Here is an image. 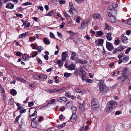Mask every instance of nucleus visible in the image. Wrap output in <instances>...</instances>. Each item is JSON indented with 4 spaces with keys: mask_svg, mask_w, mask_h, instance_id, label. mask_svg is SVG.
Masks as SVG:
<instances>
[{
    "mask_svg": "<svg viewBox=\"0 0 131 131\" xmlns=\"http://www.w3.org/2000/svg\"><path fill=\"white\" fill-rule=\"evenodd\" d=\"M10 93L13 96H14L16 95L17 92L15 89H12L10 91Z\"/></svg>",
    "mask_w": 131,
    "mask_h": 131,
    "instance_id": "26",
    "label": "nucleus"
},
{
    "mask_svg": "<svg viewBox=\"0 0 131 131\" xmlns=\"http://www.w3.org/2000/svg\"><path fill=\"white\" fill-rule=\"evenodd\" d=\"M71 56H76V54L75 53V52L72 51H71Z\"/></svg>",
    "mask_w": 131,
    "mask_h": 131,
    "instance_id": "61",
    "label": "nucleus"
},
{
    "mask_svg": "<svg viewBox=\"0 0 131 131\" xmlns=\"http://www.w3.org/2000/svg\"><path fill=\"white\" fill-rule=\"evenodd\" d=\"M71 110L72 111L73 113H75L77 111V108L74 106H72L71 107Z\"/></svg>",
    "mask_w": 131,
    "mask_h": 131,
    "instance_id": "27",
    "label": "nucleus"
},
{
    "mask_svg": "<svg viewBox=\"0 0 131 131\" xmlns=\"http://www.w3.org/2000/svg\"><path fill=\"white\" fill-rule=\"evenodd\" d=\"M79 108L82 111H84L86 109V107L84 101L82 104H80Z\"/></svg>",
    "mask_w": 131,
    "mask_h": 131,
    "instance_id": "11",
    "label": "nucleus"
},
{
    "mask_svg": "<svg viewBox=\"0 0 131 131\" xmlns=\"http://www.w3.org/2000/svg\"><path fill=\"white\" fill-rule=\"evenodd\" d=\"M117 105L116 102L114 101H110L108 102L107 104V105L109 106L113 109L115 108Z\"/></svg>",
    "mask_w": 131,
    "mask_h": 131,
    "instance_id": "3",
    "label": "nucleus"
},
{
    "mask_svg": "<svg viewBox=\"0 0 131 131\" xmlns=\"http://www.w3.org/2000/svg\"><path fill=\"white\" fill-rule=\"evenodd\" d=\"M127 75H122L121 77H118V79L119 80L120 79L121 81L123 82L125 80L127 79Z\"/></svg>",
    "mask_w": 131,
    "mask_h": 131,
    "instance_id": "10",
    "label": "nucleus"
},
{
    "mask_svg": "<svg viewBox=\"0 0 131 131\" xmlns=\"http://www.w3.org/2000/svg\"><path fill=\"white\" fill-rule=\"evenodd\" d=\"M126 48L125 46H124L122 45H121L119 46L117 48L113 51V53L115 54L117 52V51H122L124 49Z\"/></svg>",
    "mask_w": 131,
    "mask_h": 131,
    "instance_id": "4",
    "label": "nucleus"
},
{
    "mask_svg": "<svg viewBox=\"0 0 131 131\" xmlns=\"http://www.w3.org/2000/svg\"><path fill=\"white\" fill-rule=\"evenodd\" d=\"M1 96L2 99L4 100L6 99V95L5 93V91L4 88L1 87Z\"/></svg>",
    "mask_w": 131,
    "mask_h": 131,
    "instance_id": "6",
    "label": "nucleus"
},
{
    "mask_svg": "<svg viewBox=\"0 0 131 131\" xmlns=\"http://www.w3.org/2000/svg\"><path fill=\"white\" fill-rule=\"evenodd\" d=\"M113 109L111 107H110L109 106L107 105V106L106 107L105 111L106 112L109 113L112 112V111Z\"/></svg>",
    "mask_w": 131,
    "mask_h": 131,
    "instance_id": "20",
    "label": "nucleus"
},
{
    "mask_svg": "<svg viewBox=\"0 0 131 131\" xmlns=\"http://www.w3.org/2000/svg\"><path fill=\"white\" fill-rule=\"evenodd\" d=\"M39 77L40 79H46L47 77L46 75H39Z\"/></svg>",
    "mask_w": 131,
    "mask_h": 131,
    "instance_id": "28",
    "label": "nucleus"
},
{
    "mask_svg": "<svg viewBox=\"0 0 131 131\" xmlns=\"http://www.w3.org/2000/svg\"><path fill=\"white\" fill-rule=\"evenodd\" d=\"M115 9L112 6H110L107 10V12L109 13V14L112 16L113 13L115 11Z\"/></svg>",
    "mask_w": 131,
    "mask_h": 131,
    "instance_id": "9",
    "label": "nucleus"
},
{
    "mask_svg": "<svg viewBox=\"0 0 131 131\" xmlns=\"http://www.w3.org/2000/svg\"><path fill=\"white\" fill-rule=\"evenodd\" d=\"M99 85L100 91L101 92H103L104 91V88L105 87V85L103 84V82L102 81L99 82Z\"/></svg>",
    "mask_w": 131,
    "mask_h": 131,
    "instance_id": "7",
    "label": "nucleus"
},
{
    "mask_svg": "<svg viewBox=\"0 0 131 131\" xmlns=\"http://www.w3.org/2000/svg\"><path fill=\"white\" fill-rule=\"evenodd\" d=\"M80 63L83 64H85L87 63V62L86 60H84V61H83L81 60H80Z\"/></svg>",
    "mask_w": 131,
    "mask_h": 131,
    "instance_id": "45",
    "label": "nucleus"
},
{
    "mask_svg": "<svg viewBox=\"0 0 131 131\" xmlns=\"http://www.w3.org/2000/svg\"><path fill=\"white\" fill-rule=\"evenodd\" d=\"M119 40L118 38L117 39L114 41V43L116 45H119Z\"/></svg>",
    "mask_w": 131,
    "mask_h": 131,
    "instance_id": "38",
    "label": "nucleus"
},
{
    "mask_svg": "<svg viewBox=\"0 0 131 131\" xmlns=\"http://www.w3.org/2000/svg\"><path fill=\"white\" fill-rule=\"evenodd\" d=\"M64 15L66 18L67 19H69L70 18V17L69 16L68 14L66 12L64 13Z\"/></svg>",
    "mask_w": 131,
    "mask_h": 131,
    "instance_id": "42",
    "label": "nucleus"
},
{
    "mask_svg": "<svg viewBox=\"0 0 131 131\" xmlns=\"http://www.w3.org/2000/svg\"><path fill=\"white\" fill-rule=\"evenodd\" d=\"M83 90L81 89H75L74 91L75 92L78 93H82L83 92Z\"/></svg>",
    "mask_w": 131,
    "mask_h": 131,
    "instance_id": "31",
    "label": "nucleus"
},
{
    "mask_svg": "<svg viewBox=\"0 0 131 131\" xmlns=\"http://www.w3.org/2000/svg\"><path fill=\"white\" fill-rule=\"evenodd\" d=\"M85 0H75L76 2L78 3H81L82 2L84 1Z\"/></svg>",
    "mask_w": 131,
    "mask_h": 131,
    "instance_id": "52",
    "label": "nucleus"
},
{
    "mask_svg": "<svg viewBox=\"0 0 131 131\" xmlns=\"http://www.w3.org/2000/svg\"><path fill=\"white\" fill-rule=\"evenodd\" d=\"M54 11L55 10H53L50 11L47 14V15L49 16H52L54 14Z\"/></svg>",
    "mask_w": 131,
    "mask_h": 131,
    "instance_id": "32",
    "label": "nucleus"
},
{
    "mask_svg": "<svg viewBox=\"0 0 131 131\" xmlns=\"http://www.w3.org/2000/svg\"><path fill=\"white\" fill-rule=\"evenodd\" d=\"M16 79L19 81H25L22 78H18Z\"/></svg>",
    "mask_w": 131,
    "mask_h": 131,
    "instance_id": "58",
    "label": "nucleus"
},
{
    "mask_svg": "<svg viewBox=\"0 0 131 131\" xmlns=\"http://www.w3.org/2000/svg\"><path fill=\"white\" fill-rule=\"evenodd\" d=\"M124 56V54H121L118 56V57L119 58V59H120V58H122Z\"/></svg>",
    "mask_w": 131,
    "mask_h": 131,
    "instance_id": "60",
    "label": "nucleus"
},
{
    "mask_svg": "<svg viewBox=\"0 0 131 131\" xmlns=\"http://www.w3.org/2000/svg\"><path fill=\"white\" fill-rule=\"evenodd\" d=\"M31 46L32 47V49H37L36 48L35 45L34 44H31Z\"/></svg>",
    "mask_w": 131,
    "mask_h": 131,
    "instance_id": "63",
    "label": "nucleus"
},
{
    "mask_svg": "<svg viewBox=\"0 0 131 131\" xmlns=\"http://www.w3.org/2000/svg\"><path fill=\"white\" fill-rule=\"evenodd\" d=\"M35 85V83H30L29 84V86L31 87H34Z\"/></svg>",
    "mask_w": 131,
    "mask_h": 131,
    "instance_id": "57",
    "label": "nucleus"
},
{
    "mask_svg": "<svg viewBox=\"0 0 131 131\" xmlns=\"http://www.w3.org/2000/svg\"><path fill=\"white\" fill-rule=\"evenodd\" d=\"M66 89L65 87L60 88L59 89H56V92H59L62 91Z\"/></svg>",
    "mask_w": 131,
    "mask_h": 131,
    "instance_id": "29",
    "label": "nucleus"
},
{
    "mask_svg": "<svg viewBox=\"0 0 131 131\" xmlns=\"http://www.w3.org/2000/svg\"><path fill=\"white\" fill-rule=\"evenodd\" d=\"M71 75L70 73L65 72L64 74V76L66 78H68L70 77Z\"/></svg>",
    "mask_w": 131,
    "mask_h": 131,
    "instance_id": "35",
    "label": "nucleus"
},
{
    "mask_svg": "<svg viewBox=\"0 0 131 131\" xmlns=\"http://www.w3.org/2000/svg\"><path fill=\"white\" fill-rule=\"evenodd\" d=\"M58 101L60 102H62V101H64L67 102V99L64 97H58L57 99Z\"/></svg>",
    "mask_w": 131,
    "mask_h": 131,
    "instance_id": "13",
    "label": "nucleus"
},
{
    "mask_svg": "<svg viewBox=\"0 0 131 131\" xmlns=\"http://www.w3.org/2000/svg\"><path fill=\"white\" fill-rule=\"evenodd\" d=\"M43 41L45 44L48 45H49L50 43V41L47 38H44L43 40Z\"/></svg>",
    "mask_w": 131,
    "mask_h": 131,
    "instance_id": "21",
    "label": "nucleus"
},
{
    "mask_svg": "<svg viewBox=\"0 0 131 131\" xmlns=\"http://www.w3.org/2000/svg\"><path fill=\"white\" fill-rule=\"evenodd\" d=\"M67 103L66 104V107H67L68 108H69L71 107H72L73 106V104H72V103L71 102H70V101L68 100H67Z\"/></svg>",
    "mask_w": 131,
    "mask_h": 131,
    "instance_id": "15",
    "label": "nucleus"
},
{
    "mask_svg": "<svg viewBox=\"0 0 131 131\" xmlns=\"http://www.w3.org/2000/svg\"><path fill=\"white\" fill-rule=\"evenodd\" d=\"M25 124V121L24 119H22L21 121V124L20 125L22 126Z\"/></svg>",
    "mask_w": 131,
    "mask_h": 131,
    "instance_id": "54",
    "label": "nucleus"
},
{
    "mask_svg": "<svg viewBox=\"0 0 131 131\" xmlns=\"http://www.w3.org/2000/svg\"><path fill=\"white\" fill-rule=\"evenodd\" d=\"M34 105V103L32 101L29 102L28 103V106L29 107H31Z\"/></svg>",
    "mask_w": 131,
    "mask_h": 131,
    "instance_id": "53",
    "label": "nucleus"
},
{
    "mask_svg": "<svg viewBox=\"0 0 131 131\" xmlns=\"http://www.w3.org/2000/svg\"><path fill=\"white\" fill-rule=\"evenodd\" d=\"M62 55L61 60L64 61L68 56V53L67 52L65 51L62 53Z\"/></svg>",
    "mask_w": 131,
    "mask_h": 131,
    "instance_id": "8",
    "label": "nucleus"
},
{
    "mask_svg": "<svg viewBox=\"0 0 131 131\" xmlns=\"http://www.w3.org/2000/svg\"><path fill=\"white\" fill-rule=\"evenodd\" d=\"M26 111V110L24 108L22 109L20 111V113H25Z\"/></svg>",
    "mask_w": 131,
    "mask_h": 131,
    "instance_id": "56",
    "label": "nucleus"
},
{
    "mask_svg": "<svg viewBox=\"0 0 131 131\" xmlns=\"http://www.w3.org/2000/svg\"><path fill=\"white\" fill-rule=\"evenodd\" d=\"M112 34V33L111 32L107 33L106 35L107 39L108 41H111L112 40V38L111 35Z\"/></svg>",
    "mask_w": 131,
    "mask_h": 131,
    "instance_id": "14",
    "label": "nucleus"
},
{
    "mask_svg": "<svg viewBox=\"0 0 131 131\" xmlns=\"http://www.w3.org/2000/svg\"><path fill=\"white\" fill-rule=\"evenodd\" d=\"M105 29L106 30H109L110 28V27L109 25L105 23Z\"/></svg>",
    "mask_w": 131,
    "mask_h": 131,
    "instance_id": "36",
    "label": "nucleus"
},
{
    "mask_svg": "<svg viewBox=\"0 0 131 131\" xmlns=\"http://www.w3.org/2000/svg\"><path fill=\"white\" fill-rule=\"evenodd\" d=\"M28 34V33L26 32L22 34L19 36V37L21 38L25 37Z\"/></svg>",
    "mask_w": 131,
    "mask_h": 131,
    "instance_id": "34",
    "label": "nucleus"
},
{
    "mask_svg": "<svg viewBox=\"0 0 131 131\" xmlns=\"http://www.w3.org/2000/svg\"><path fill=\"white\" fill-rule=\"evenodd\" d=\"M99 108V105L98 101L95 99H93L91 102V108L93 110L98 109Z\"/></svg>",
    "mask_w": 131,
    "mask_h": 131,
    "instance_id": "1",
    "label": "nucleus"
},
{
    "mask_svg": "<svg viewBox=\"0 0 131 131\" xmlns=\"http://www.w3.org/2000/svg\"><path fill=\"white\" fill-rule=\"evenodd\" d=\"M43 48L41 46H39L38 47V52H40L43 49Z\"/></svg>",
    "mask_w": 131,
    "mask_h": 131,
    "instance_id": "43",
    "label": "nucleus"
},
{
    "mask_svg": "<svg viewBox=\"0 0 131 131\" xmlns=\"http://www.w3.org/2000/svg\"><path fill=\"white\" fill-rule=\"evenodd\" d=\"M93 17L94 19H100L101 18V16L99 14L95 13L93 15Z\"/></svg>",
    "mask_w": 131,
    "mask_h": 131,
    "instance_id": "17",
    "label": "nucleus"
},
{
    "mask_svg": "<svg viewBox=\"0 0 131 131\" xmlns=\"http://www.w3.org/2000/svg\"><path fill=\"white\" fill-rule=\"evenodd\" d=\"M28 56L27 54H24L22 56L23 59L25 60H27L28 59Z\"/></svg>",
    "mask_w": 131,
    "mask_h": 131,
    "instance_id": "30",
    "label": "nucleus"
},
{
    "mask_svg": "<svg viewBox=\"0 0 131 131\" xmlns=\"http://www.w3.org/2000/svg\"><path fill=\"white\" fill-rule=\"evenodd\" d=\"M109 20L110 22L114 23L116 20V19L114 16H110L109 18Z\"/></svg>",
    "mask_w": 131,
    "mask_h": 131,
    "instance_id": "19",
    "label": "nucleus"
},
{
    "mask_svg": "<svg viewBox=\"0 0 131 131\" xmlns=\"http://www.w3.org/2000/svg\"><path fill=\"white\" fill-rule=\"evenodd\" d=\"M59 118L60 120L61 121H62V119H64V117H63V115L62 114L61 115L59 116Z\"/></svg>",
    "mask_w": 131,
    "mask_h": 131,
    "instance_id": "55",
    "label": "nucleus"
},
{
    "mask_svg": "<svg viewBox=\"0 0 131 131\" xmlns=\"http://www.w3.org/2000/svg\"><path fill=\"white\" fill-rule=\"evenodd\" d=\"M77 116L75 113H73L70 118V120L71 122H73L74 120L77 118Z\"/></svg>",
    "mask_w": 131,
    "mask_h": 131,
    "instance_id": "16",
    "label": "nucleus"
},
{
    "mask_svg": "<svg viewBox=\"0 0 131 131\" xmlns=\"http://www.w3.org/2000/svg\"><path fill=\"white\" fill-rule=\"evenodd\" d=\"M85 81L86 82L89 83H91L93 82V81L89 79H85Z\"/></svg>",
    "mask_w": 131,
    "mask_h": 131,
    "instance_id": "37",
    "label": "nucleus"
},
{
    "mask_svg": "<svg viewBox=\"0 0 131 131\" xmlns=\"http://www.w3.org/2000/svg\"><path fill=\"white\" fill-rule=\"evenodd\" d=\"M31 4V3L30 2H26L24 3L22 5L24 6H27L28 5H30Z\"/></svg>",
    "mask_w": 131,
    "mask_h": 131,
    "instance_id": "50",
    "label": "nucleus"
},
{
    "mask_svg": "<svg viewBox=\"0 0 131 131\" xmlns=\"http://www.w3.org/2000/svg\"><path fill=\"white\" fill-rule=\"evenodd\" d=\"M128 39L126 37L123 35L122 37V42L124 43H126Z\"/></svg>",
    "mask_w": 131,
    "mask_h": 131,
    "instance_id": "22",
    "label": "nucleus"
},
{
    "mask_svg": "<svg viewBox=\"0 0 131 131\" xmlns=\"http://www.w3.org/2000/svg\"><path fill=\"white\" fill-rule=\"evenodd\" d=\"M67 32L69 34L71 35H73L75 34V33L71 31H68Z\"/></svg>",
    "mask_w": 131,
    "mask_h": 131,
    "instance_id": "47",
    "label": "nucleus"
},
{
    "mask_svg": "<svg viewBox=\"0 0 131 131\" xmlns=\"http://www.w3.org/2000/svg\"><path fill=\"white\" fill-rule=\"evenodd\" d=\"M65 96L68 97H70L71 96V94L70 92H66Z\"/></svg>",
    "mask_w": 131,
    "mask_h": 131,
    "instance_id": "40",
    "label": "nucleus"
},
{
    "mask_svg": "<svg viewBox=\"0 0 131 131\" xmlns=\"http://www.w3.org/2000/svg\"><path fill=\"white\" fill-rule=\"evenodd\" d=\"M97 34L99 36H102L103 35V32L102 31H99L97 32Z\"/></svg>",
    "mask_w": 131,
    "mask_h": 131,
    "instance_id": "46",
    "label": "nucleus"
},
{
    "mask_svg": "<svg viewBox=\"0 0 131 131\" xmlns=\"http://www.w3.org/2000/svg\"><path fill=\"white\" fill-rule=\"evenodd\" d=\"M36 109L35 107H32L29 110V115L31 117L36 115L37 112H36Z\"/></svg>",
    "mask_w": 131,
    "mask_h": 131,
    "instance_id": "2",
    "label": "nucleus"
},
{
    "mask_svg": "<svg viewBox=\"0 0 131 131\" xmlns=\"http://www.w3.org/2000/svg\"><path fill=\"white\" fill-rule=\"evenodd\" d=\"M81 19V18L79 16H78L76 19V21L77 23H79L80 22V21Z\"/></svg>",
    "mask_w": 131,
    "mask_h": 131,
    "instance_id": "48",
    "label": "nucleus"
},
{
    "mask_svg": "<svg viewBox=\"0 0 131 131\" xmlns=\"http://www.w3.org/2000/svg\"><path fill=\"white\" fill-rule=\"evenodd\" d=\"M36 125V123L34 122H31V126L33 128L35 127V125Z\"/></svg>",
    "mask_w": 131,
    "mask_h": 131,
    "instance_id": "49",
    "label": "nucleus"
},
{
    "mask_svg": "<svg viewBox=\"0 0 131 131\" xmlns=\"http://www.w3.org/2000/svg\"><path fill=\"white\" fill-rule=\"evenodd\" d=\"M88 22L86 20H84L81 24V28L83 29L85 28L87 26Z\"/></svg>",
    "mask_w": 131,
    "mask_h": 131,
    "instance_id": "12",
    "label": "nucleus"
},
{
    "mask_svg": "<svg viewBox=\"0 0 131 131\" xmlns=\"http://www.w3.org/2000/svg\"><path fill=\"white\" fill-rule=\"evenodd\" d=\"M118 6V5L117 4L115 3H114L112 4V6H112L113 8H115L117 7Z\"/></svg>",
    "mask_w": 131,
    "mask_h": 131,
    "instance_id": "41",
    "label": "nucleus"
},
{
    "mask_svg": "<svg viewBox=\"0 0 131 131\" xmlns=\"http://www.w3.org/2000/svg\"><path fill=\"white\" fill-rule=\"evenodd\" d=\"M128 70L126 68H125L124 69L123 71L122 72L123 75H125V74H127L128 72Z\"/></svg>",
    "mask_w": 131,
    "mask_h": 131,
    "instance_id": "33",
    "label": "nucleus"
},
{
    "mask_svg": "<svg viewBox=\"0 0 131 131\" xmlns=\"http://www.w3.org/2000/svg\"><path fill=\"white\" fill-rule=\"evenodd\" d=\"M129 59V57L128 56H126L123 58V61H127Z\"/></svg>",
    "mask_w": 131,
    "mask_h": 131,
    "instance_id": "39",
    "label": "nucleus"
},
{
    "mask_svg": "<svg viewBox=\"0 0 131 131\" xmlns=\"http://www.w3.org/2000/svg\"><path fill=\"white\" fill-rule=\"evenodd\" d=\"M106 47L107 49L109 51H111L114 49L112 44L107 41L106 42Z\"/></svg>",
    "mask_w": 131,
    "mask_h": 131,
    "instance_id": "5",
    "label": "nucleus"
},
{
    "mask_svg": "<svg viewBox=\"0 0 131 131\" xmlns=\"http://www.w3.org/2000/svg\"><path fill=\"white\" fill-rule=\"evenodd\" d=\"M131 48L130 47L128 48L126 51L125 53L126 54L128 53L129 51L131 50Z\"/></svg>",
    "mask_w": 131,
    "mask_h": 131,
    "instance_id": "51",
    "label": "nucleus"
},
{
    "mask_svg": "<svg viewBox=\"0 0 131 131\" xmlns=\"http://www.w3.org/2000/svg\"><path fill=\"white\" fill-rule=\"evenodd\" d=\"M59 1L60 4H65V2L64 1L62 0H59Z\"/></svg>",
    "mask_w": 131,
    "mask_h": 131,
    "instance_id": "62",
    "label": "nucleus"
},
{
    "mask_svg": "<svg viewBox=\"0 0 131 131\" xmlns=\"http://www.w3.org/2000/svg\"><path fill=\"white\" fill-rule=\"evenodd\" d=\"M75 67V66L74 65L72 64H71L69 66L68 69L71 70H72L74 69Z\"/></svg>",
    "mask_w": 131,
    "mask_h": 131,
    "instance_id": "24",
    "label": "nucleus"
},
{
    "mask_svg": "<svg viewBox=\"0 0 131 131\" xmlns=\"http://www.w3.org/2000/svg\"><path fill=\"white\" fill-rule=\"evenodd\" d=\"M50 36L52 38H54L55 37V36L54 34L52 32H50Z\"/></svg>",
    "mask_w": 131,
    "mask_h": 131,
    "instance_id": "59",
    "label": "nucleus"
},
{
    "mask_svg": "<svg viewBox=\"0 0 131 131\" xmlns=\"http://www.w3.org/2000/svg\"><path fill=\"white\" fill-rule=\"evenodd\" d=\"M95 42L96 43H98L99 44L101 45L103 44V41L102 39H99L96 40L95 41Z\"/></svg>",
    "mask_w": 131,
    "mask_h": 131,
    "instance_id": "25",
    "label": "nucleus"
},
{
    "mask_svg": "<svg viewBox=\"0 0 131 131\" xmlns=\"http://www.w3.org/2000/svg\"><path fill=\"white\" fill-rule=\"evenodd\" d=\"M83 68H81L80 69V74L81 76H86V74L84 71H83Z\"/></svg>",
    "mask_w": 131,
    "mask_h": 131,
    "instance_id": "23",
    "label": "nucleus"
},
{
    "mask_svg": "<svg viewBox=\"0 0 131 131\" xmlns=\"http://www.w3.org/2000/svg\"><path fill=\"white\" fill-rule=\"evenodd\" d=\"M126 34L127 35H129L131 34V31L130 30L126 31Z\"/></svg>",
    "mask_w": 131,
    "mask_h": 131,
    "instance_id": "64",
    "label": "nucleus"
},
{
    "mask_svg": "<svg viewBox=\"0 0 131 131\" xmlns=\"http://www.w3.org/2000/svg\"><path fill=\"white\" fill-rule=\"evenodd\" d=\"M21 115H19L18 116H17L16 118L15 119V121L14 122V123H16L17 122L18 120L19 119V117H20V116H21Z\"/></svg>",
    "mask_w": 131,
    "mask_h": 131,
    "instance_id": "44",
    "label": "nucleus"
},
{
    "mask_svg": "<svg viewBox=\"0 0 131 131\" xmlns=\"http://www.w3.org/2000/svg\"><path fill=\"white\" fill-rule=\"evenodd\" d=\"M14 6V4L11 3L7 4L6 5V7L8 8L12 9Z\"/></svg>",
    "mask_w": 131,
    "mask_h": 131,
    "instance_id": "18",
    "label": "nucleus"
}]
</instances>
